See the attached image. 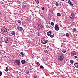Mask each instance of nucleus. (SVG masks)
<instances>
[{"mask_svg": "<svg viewBox=\"0 0 78 78\" xmlns=\"http://www.w3.org/2000/svg\"><path fill=\"white\" fill-rule=\"evenodd\" d=\"M1 31L2 33H6L7 32V29L5 27H3L1 29Z\"/></svg>", "mask_w": 78, "mask_h": 78, "instance_id": "1", "label": "nucleus"}, {"mask_svg": "<svg viewBox=\"0 0 78 78\" xmlns=\"http://www.w3.org/2000/svg\"><path fill=\"white\" fill-rule=\"evenodd\" d=\"M64 55H61L60 56L58 57V59L59 61H62L64 59Z\"/></svg>", "mask_w": 78, "mask_h": 78, "instance_id": "2", "label": "nucleus"}, {"mask_svg": "<svg viewBox=\"0 0 78 78\" xmlns=\"http://www.w3.org/2000/svg\"><path fill=\"white\" fill-rule=\"evenodd\" d=\"M41 42L43 44H47V42H48V40H41Z\"/></svg>", "mask_w": 78, "mask_h": 78, "instance_id": "3", "label": "nucleus"}, {"mask_svg": "<svg viewBox=\"0 0 78 78\" xmlns=\"http://www.w3.org/2000/svg\"><path fill=\"white\" fill-rule=\"evenodd\" d=\"M15 62H16V64H17V65L18 66H20V60L19 59L16 60Z\"/></svg>", "mask_w": 78, "mask_h": 78, "instance_id": "4", "label": "nucleus"}, {"mask_svg": "<svg viewBox=\"0 0 78 78\" xmlns=\"http://www.w3.org/2000/svg\"><path fill=\"white\" fill-rule=\"evenodd\" d=\"M70 17L71 19H75V14L73 13H72Z\"/></svg>", "mask_w": 78, "mask_h": 78, "instance_id": "5", "label": "nucleus"}, {"mask_svg": "<svg viewBox=\"0 0 78 78\" xmlns=\"http://www.w3.org/2000/svg\"><path fill=\"white\" fill-rule=\"evenodd\" d=\"M55 29L56 31L59 30V26L58 24H55Z\"/></svg>", "mask_w": 78, "mask_h": 78, "instance_id": "6", "label": "nucleus"}, {"mask_svg": "<svg viewBox=\"0 0 78 78\" xmlns=\"http://www.w3.org/2000/svg\"><path fill=\"white\" fill-rule=\"evenodd\" d=\"M17 28L18 30L20 31H22V30H23V28H22V27H21L18 26L17 27Z\"/></svg>", "mask_w": 78, "mask_h": 78, "instance_id": "7", "label": "nucleus"}, {"mask_svg": "<svg viewBox=\"0 0 78 78\" xmlns=\"http://www.w3.org/2000/svg\"><path fill=\"white\" fill-rule=\"evenodd\" d=\"M5 43H8L9 42V40H8V38L7 37H5Z\"/></svg>", "mask_w": 78, "mask_h": 78, "instance_id": "8", "label": "nucleus"}, {"mask_svg": "<svg viewBox=\"0 0 78 78\" xmlns=\"http://www.w3.org/2000/svg\"><path fill=\"white\" fill-rule=\"evenodd\" d=\"M19 55L20 57H23V56H24V54H23V52H22L20 53L19 54Z\"/></svg>", "mask_w": 78, "mask_h": 78, "instance_id": "9", "label": "nucleus"}, {"mask_svg": "<svg viewBox=\"0 0 78 78\" xmlns=\"http://www.w3.org/2000/svg\"><path fill=\"white\" fill-rule=\"evenodd\" d=\"M47 34L48 36H50L51 34V31H49L47 33Z\"/></svg>", "mask_w": 78, "mask_h": 78, "instance_id": "10", "label": "nucleus"}, {"mask_svg": "<svg viewBox=\"0 0 78 78\" xmlns=\"http://www.w3.org/2000/svg\"><path fill=\"white\" fill-rule=\"evenodd\" d=\"M68 3H69V5H70L71 6H73V4L72 3V2H71V1H70V0L68 1Z\"/></svg>", "mask_w": 78, "mask_h": 78, "instance_id": "11", "label": "nucleus"}, {"mask_svg": "<svg viewBox=\"0 0 78 78\" xmlns=\"http://www.w3.org/2000/svg\"><path fill=\"white\" fill-rule=\"evenodd\" d=\"M25 62H26V61L25 60H21V63L22 64H24Z\"/></svg>", "mask_w": 78, "mask_h": 78, "instance_id": "12", "label": "nucleus"}, {"mask_svg": "<svg viewBox=\"0 0 78 78\" xmlns=\"http://www.w3.org/2000/svg\"><path fill=\"white\" fill-rule=\"evenodd\" d=\"M71 54L73 55H76V52L75 51H73L71 52Z\"/></svg>", "mask_w": 78, "mask_h": 78, "instance_id": "13", "label": "nucleus"}, {"mask_svg": "<svg viewBox=\"0 0 78 78\" xmlns=\"http://www.w3.org/2000/svg\"><path fill=\"white\" fill-rule=\"evenodd\" d=\"M74 66L76 67V68H78V63H76L74 64Z\"/></svg>", "mask_w": 78, "mask_h": 78, "instance_id": "14", "label": "nucleus"}, {"mask_svg": "<svg viewBox=\"0 0 78 78\" xmlns=\"http://www.w3.org/2000/svg\"><path fill=\"white\" fill-rule=\"evenodd\" d=\"M57 16H59V17H61V13L59 12L57 13Z\"/></svg>", "mask_w": 78, "mask_h": 78, "instance_id": "15", "label": "nucleus"}, {"mask_svg": "<svg viewBox=\"0 0 78 78\" xmlns=\"http://www.w3.org/2000/svg\"><path fill=\"white\" fill-rule=\"evenodd\" d=\"M38 27L40 29L42 28V26L41 24H39Z\"/></svg>", "mask_w": 78, "mask_h": 78, "instance_id": "16", "label": "nucleus"}, {"mask_svg": "<svg viewBox=\"0 0 78 78\" xmlns=\"http://www.w3.org/2000/svg\"><path fill=\"white\" fill-rule=\"evenodd\" d=\"M44 52H45V53H48V50L46 49L44 50Z\"/></svg>", "mask_w": 78, "mask_h": 78, "instance_id": "17", "label": "nucleus"}, {"mask_svg": "<svg viewBox=\"0 0 78 78\" xmlns=\"http://www.w3.org/2000/svg\"><path fill=\"white\" fill-rule=\"evenodd\" d=\"M8 70H9V69H8V68L6 67V69L5 70V71L6 72H8Z\"/></svg>", "mask_w": 78, "mask_h": 78, "instance_id": "18", "label": "nucleus"}, {"mask_svg": "<svg viewBox=\"0 0 78 78\" xmlns=\"http://www.w3.org/2000/svg\"><path fill=\"white\" fill-rule=\"evenodd\" d=\"M11 34L12 35H14V34H15V32H14V31L12 32Z\"/></svg>", "mask_w": 78, "mask_h": 78, "instance_id": "19", "label": "nucleus"}, {"mask_svg": "<svg viewBox=\"0 0 78 78\" xmlns=\"http://www.w3.org/2000/svg\"><path fill=\"white\" fill-rule=\"evenodd\" d=\"M66 37H69V34L67 33L66 34Z\"/></svg>", "mask_w": 78, "mask_h": 78, "instance_id": "20", "label": "nucleus"}, {"mask_svg": "<svg viewBox=\"0 0 78 78\" xmlns=\"http://www.w3.org/2000/svg\"><path fill=\"white\" fill-rule=\"evenodd\" d=\"M17 22H18V23H20V24H21V23H22V22H21V21L20 20H19Z\"/></svg>", "mask_w": 78, "mask_h": 78, "instance_id": "21", "label": "nucleus"}, {"mask_svg": "<svg viewBox=\"0 0 78 78\" xmlns=\"http://www.w3.org/2000/svg\"><path fill=\"white\" fill-rule=\"evenodd\" d=\"M51 24L52 26H53V25H54V23L53 22H51Z\"/></svg>", "mask_w": 78, "mask_h": 78, "instance_id": "22", "label": "nucleus"}, {"mask_svg": "<svg viewBox=\"0 0 78 78\" xmlns=\"http://www.w3.org/2000/svg\"><path fill=\"white\" fill-rule=\"evenodd\" d=\"M55 5L56 6H59V4L58 2H56L55 3Z\"/></svg>", "mask_w": 78, "mask_h": 78, "instance_id": "23", "label": "nucleus"}, {"mask_svg": "<svg viewBox=\"0 0 78 78\" xmlns=\"http://www.w3.org/2000/svg\"><path fill=\"white\" fill-rule=\"evenodd\" d=\"M2 41H0V47L2 46Z\"/></svg>", "mask_w": 78, "mask_h": 78, "instance_id": "24", "label": "nucleus"}, {"mask_svg": "<svg viewBox=\"0 0 78 78\" xmlns=\"http://www.w3.org/2000/svg\"><path fill=\"white\" fill-rule=\"evenodd\" d=\"M63 53H66V50H63L62 51Z\"/></svg>", "mask_w": 78, "mask_h": 78, "instance_id": "25", "label": "nucleus"}, {"mask_svg": "<svg viewBox=\"0 0 78 78\" xmlns=\"http://www.w3.org/2000/svg\"><path fill=\"white\" fill-rule=\"evenodd\" d=\"M37 65L38 66H39L41 65V64H40V63H39V62H37Z\"/></svg>", "mask_w": 78, "mask_h": 78, "instance_id": "26", "label": "nucleus"}, {"mask_svg": "<svg viewBox=\"0 0 78 78\" xmlns=\"http://www.w3.org/2000/svg\"><path fill=\"white\" fill-rule=\"evenodd\" d=\"M49 36H50V37H54V36L53 35H51V34L50 35H49Z\"/></svg>", "mask_w": 78, "mask_h": 78, "instance_id": "27", "label": "nucleus"}, {"mask_svg": "<svg viewBox=\"0 0 78 78\" xmlns=\"http://www.w3.org/2000/svg\"><path fill=\"white\" fill-rule=\"evenodd\" d=\"M70 62H71V63H73V60H71L70 61Z\"/></svg>", "mask_w": 78, "mask_h": 78, "instance_id": "28", "label": "nucleus"}, {"mask_svg": "<svg viewBox=\"0 0 78 78\" xmlns=\"http://www.w3.org/2000/svg\"><path fill=\"white\" fill-rule=\"evenodd\" d=\"M40 68H42V69H44V66H43L41 65L40 66Z\"/></svg>", "mask_w": 78, "mask_h": 78, "instance_id": "29", "label": "nucleus"}, {"mask_svg": "<svg viewBox=\"0 0 78 78\" xmlns=\"http://www.w3.org/2000/svg\"><path fill=\"white\" fill-rule=\"evenodd\" d=\"M35 1H36V2L37 4H39V1H38V0H35Z\"/></svg>", "mask_w": 78, "mask_h": 78, "instance_id": "30", "label": "nucleus"}, {"mask_svg": "<svg viewBox=\"0 0 78 78\" xmlns=\"http://www.w3.org/2000/svg\"><path fill=\"white\" fill-rule=\"evenodd\" d=\"M37 34L38 36H41V34L39 33H37Z\"/></svg>", "mask_w": 78, "mask_h": 78, "instance_id": "31", "label": "nucleus"}, {"mask_svg": "<svg viewBox=\"0 0 78 78\" xmlns=\"http://www.w3.org/2000/svg\"><path fill=\"white\" fill-rule=\"evenodd\" d=\"M27 73V74H29V71H28V70H27L26 71Z\"/></svg>", "mask_w": 78, "mask_h": 78, "instance_id": "32", "label": "nucleus"}, {"mask_svg": "<svg viewBox=\"0 0 78 78\" xmlns=\"http://www.w3.org/2000/svg\"><path fill=\"white\" fill-rule=\"evenodd\" d=\"M2 75V72L1 71H0V76H1Z\"/></svg>", "mask_w": 78, "mask_h": 78, "instance_id": "33", "label": "nucleus"}, {"mask_svg": "<svg viewBox=\"0 0 78 78\" xmlns=\"http://www.w3.org/2000/svg\"><path fill=\"white\" fill-rule=\"evenodd\" d=\"M73 30L74 31H76V28H74L73 29Z\"/></svg>", "mask_w": 78, "mask_h": 78, "instance_id": "34", "label": "nucleus"}, {"mask_svg": "<svg viewBox=\"0 0 78 78\" xmlns=\"http://www.w3.org/2000/svg\"><path fill=\"white\" fill-rule=\"evenodd\" d=\"M17 2L18 3H20V1H18Z\"/></svg>", "mask_w": 78, "mask_h": 78, "instance_id": "35", "label": "nucleus"}, {"mask_svg": "<svg viewBox=\"0 0 78 78\" xmlns=\"http://www.w3.org/2000/svg\"><path fill=\"white\" fill-rule=\"evenodd\" d=\"M44 9H45V8H44V7H43L42 9V10H44Z\"/></svg>", "mask_w": 78, "mask_h": 78, "instance_id": "36", "label": "nucleus"}, {"mask_svg": "<svg viewBox=\"0 0 78 78\" xmlns=\"http://www.w3.org/2000/svg\"><path fill=\"white\" fill-rule=\"evenodd\" d=\"M74 56L75 58H77V56Z\"/></svg>", "mask_w": 78, "mask_h": 78, "instance_id": "37", "label": "nucleus"}, {"mask_svg": "<svg viewBox=\"0 0 78 78\" xmlns=\"http://www.w3.org/2000/svg\"><path fill=\"white\" fill-rule=\"evenodd\" d=\"M62 0V1H64V0Z\"/></svg>", "mask_w": 78, "mask_h": 78, "instance_id": "38", "label": "nucleus"}, {"mask_svg": "<svg viewBox=\"0 0 78 78\" xmlns=\"http://www.w3.org/2000/svg\"><path fill=\"white\" fill-rule=\"evenodd\" d=\"M35 78H37V77H35Z\"/></svg>", "mask_w": 78, "mask_h": 78, "instance_id": "39", "label": "nucleus"}, {"mask_svg": "<svg viewBox=\"0 0 78 78\" xmlns=\"http://www.w3.org/2000/svg\"><path fill=\"white\" fill-rule=\"evenodd\" d=\"M23 8H25V7H24V6H23Z\"/></svg>", "mask_w": 78, "mask_h": 78, "instance_id": "40", "label": "nucleus"}]
</instances>
